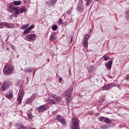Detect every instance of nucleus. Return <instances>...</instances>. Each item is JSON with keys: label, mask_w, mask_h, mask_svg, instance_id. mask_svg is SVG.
Returning a JSON list of instances; mask_svg holds the SVG:
<instances>
[{"label": "nucleus", "mask_w": 129, "mask_h": 129, "mask_svg": "<svg viewBox=\"0 0 129 129\" xmlns=\"http://www.w3.org/2000/svg\"><path fill=\"white\" fill-rule=\"evenodd\" d=\"M104 122H105L106 123H110L111 121L110 119L106 117H105V119L104 120Z\"/></svg>", "instance_id": "nucleus-20"}, {"label": "nucleus", "mask_w": 129, "mask_h": 129, "mask_svg": "<svg viewBox=\"0 0 129 129\" xmlns=\"http://www.w3.org/2000/svg\"><path fill=\"white\" fill-rule=\"evenodd\" d=\"M71 91H73V88H71L69 92H67L65 93V98L68 101H70V99L72 96V95H71Z\"/></svg>", "instance_id": "nucleus-9"}, {"label": "nucleus", "mask_w": 129, "mask_h": 129, "mask_svg": "<svg viewBox=\"0 0 129 129\" xmlns=\"http://www.w3.org/2000/svg\"><path fill=\"white\" fill-rule=\"evenodd\" d=\"M97 82H98V79H96Z\"/></svg>", "instance_id": "nucleus-43"}, {"label": "nucleus", "mask_w": 129, "mask_h": 129, "mask_svg": "<svg viewBox=\"0 0 129 129\" xmlns=\"http://www.w3.org/2000/svg\"><path fill=\"white\" fill-rule=\"evenodd\" d=\"M28 116L29 118H33V115L31 114H28Z\"/></svg>", "instance_id": "nucleus-37"}, {"label": "nucleus", "mask_w": 129, "mask_h": 129, "mask_svg": "<svg viewBox=\"0 0 129 129\" xmlns=\"http://www.w3.org/2000/svg\"><path fill=\"white\" fill-rule=\"evenodd\" d=\"M24 95H25V91L24 90L20 91V94L17 97V100L18 101L19 104H21L22 100H23Z\"/></svg>", "instance_id": "nucleus-7"}, {"label": "nucleus", "mask_w": 129, "mask_h": 129, "mask_svg": "<svg viewBox=\"0 0 129 129\" xmlns=\"http://www.w3.org/2000/svg\"><path fill=\"white\" fill-rule=\"evenodd\" d=\"M109 88L108 84L107 86H104L101 88L102 90H107Z\"/></svg>", "instance_id": "nucleus-23"}, {"label": "nucleus", "mask_w": 129, "mask_h": 129, "mask_svg": "<svg viewBox=\"0 0 129 129\" xmlns=\"http://www.w3.org/2000/svg\"><path fill=\"white\" fill-rule=\"evenodd\" d=\"M34 28H35V25H32L31 26L28 27V29L30 31V30H33V29H34Z\"/></svg>", "instance_id": "nucleus-31"}, {"label": "nucleus", "mask_w": 129, "mask_h": 129, "mask_svg": "<svg viewBox=\"0 0 129 129\" xmlns=\"http://www.w3.org/2000/svg\"><path fill=\"white\" fill-rule=\"evenodd\" d=\"M37 96V93H34L31 96V98H35Z\"/></svg>", "instance_id": "nucleus-34"}, {"label": "nucleus", "mask_w": 129, "mask_h": 129, "mask_svg": "<svg viewBox=\"0 0 129 129\" xmlns=\"http://www.w3.org/2000/svg\"><path fill=\"white\" fill-rule=\"evenodd\" d=\"M18 128H19V129L22 128V127L19 126V127H18Z\"/></svg>", "instance_id": "nucleus-40"}, {"label": "nucleus", "mask_w": 129, "mask_h": 129, "mask_svg": "<svg viewBox=\"0 0 129 129\" xmlns=\"http://www.w3.org/2000/svg\"><path fill=\"white\" fill-rule=\"evenodd\" d=\"M59 81H62V78H60L59 79Z\"/></svg>", "instance_id": "nucleus-39"}, {"label": "nucleus", "mask_w": 129, "mask_h": 129, "mask_svg": "<svg viewBox=\"0 0 129 129\" xmlns=\"http://www.w3.org/2000/svg\"><path fill=\"white\" fill-rule=\"evenodd\" d=\"M15 69V67L12 65H7L5 66L3 69V72L5 75H9L11 73H13V71Z\"/></svg>", "instance_id": "nucleus-3"}, {"label": "nucleus", "mask_w": 129, "mask_h": 129, "mask_svg": "<svg viewBox=\"0 0 129 129\" xmlns=\"http://www.w3.org/2000/svg\"><path fill=\"white\" fill-rule=\"evenodd\" d=\"M4 27H6L7 29H14L15 28L14 25L11 23L8 24L7 22H4Z\"/></svg>", "instance_id": "nucleus-12"}, {"label": "nucleus", "mask_w": 129, "mask_h": 129, "mask_svg": "<svg viewBox=\"0 0 129 129\" xmlns=\"http://www.w3.org/2000/svg\"><path fill=\"white\" fill-rule=\"evenodd\" d=\"M28 27H29V24H26V25H23L21 27V29L22 30H26V29H27V28H28Z\"/></svg>", "instance_id": "nucleus-22"}, {"label": "nucleus", "mask_w": 129, "mask_h": 129, "mask_svg": "<svg viewBox=\"0 0 129 129\" xmlns=\"http://www.w3.org/2000/svg\"><path fill=\"white\" fill-rule=\"evenodd\" d=\"M49 108L48 106L41 105L36 109L38 112H43V111H46L47 109Z\"/></svg>", "instance_id": "nucleus-8"}, {"label": "nucleus", "mask_w": 129, "mask_h": 129, "mask_svg": "<svg viewBox=\"0 0 129 129\" xmlns=\"http://www.w3.org/2000/svg\"><path fill=\"white\" fill-rule=\"evenodd\" d=\"M125 18H126V20H129V11H128L126 12Z\"/></svg>", "instance_id": "nucleus-29"}, {"label": "nucleus", "mask_w": 129, "mask_h": 129, "mask_svg": "<svg viewBox=\"0 0 129 129\" xmlns=\"http://www.w3.org/2000/svg\"><path fill=\"white\" fill-rule=\"evenodd\" d=\"M72 11V8H70L67 12L68 15H70V13Z\"/></svg>", "instance_id": "nucleus-30"}, {"label": "nucleus", "mask_w": 129, "mask_h": 129, "mask_svg": "<svg viewBox=\"0 0 129 129\" xmlns=\"http://www.w3.org/2000/svg\"><path fill=\"white\" fill-rule=\"evenodd\" d=\"M77 10L79 12H83V7H82L81 5H78Z\"/></svg>", "instance_id": "nucleus-17"}, {"label": "nucleus", "mask_w": 129, "mask_h": 129, "mask_svg": "<svg viewBox=\"0 0 129 129\" xmlns=\"http://www.w3.org/2000/svg\"><path fill=\"white\" fill-rule=\"evenodd\" d=\"M11 48L12 50H14V51H16V50H17L16 46H15L14 45H12Z\"/></svg>", "instance_id": "nucleus-35"}, {"label": "nucleus", "mask_w": 129, "mask_h": 129, "mask_svg": "<svg viewBox=\"0 0 129 129\" xmlns=\"http://www.w3.org/2000/svg\"><path fill=\"white\" fill-rule=\"evenodd\" d=\"M96 2H98L99 0H95Z\"/></svg>", "instance_id": "nucleus-42"}, {"label": "nucleus", "mask_w": 129, "mask_h": 129, "mask_svg": "<svg viewBox=\"0 0 129 129\" xmlns=\"http://www.w3.org/2000/svg\"><path fill=\"white\" fill-rule=\"evenodd\" d=\"M58 0H49V3H47L48 5H49L50 7H52L53 6H55V4L57 3Z\"/></svg>", "instance_id": "nucleus-15"}, {"label": "nucleus", "mask_w": 129, "mask_h": 129, "mask_svg": "<svg viewBox=\"0 0 129 129\" xmlns=\"http://www.w3.org/2000/svg\"><path fill=\"white\" fill-rule=\"evenodd\" d=\"M29 30L27 28L26 30H25L24 31V34H25V35H26V34H28V33H29Z\"/></svg>", "instance_id": "nucleus-33"}, {"label": "nucleus", "mask_w": 129, "mask_h": 129, "mask_svg": "<svg viewBox=\"0 0 129 129\" xmlns=\"http://www.w3.org/2000/svg\"><path fill=\"white\" fill-rule=\"evenodd\" d=\"M33 75H35V72H33Z\"/></svg>", "instance_id": "nucleus-45"}, {"label": "nucleus", "mask_w": 129, "mask_h": 129, "mask_svg": "<svg viewBox=\"0 0 129 129\" xmlns=\"http://www.w3.org/2000/svg\"><path fill=\"white\" fill-rule=\"evenodd\" d=\"M107 58H109V57H104V60L105 61H107Z\"/></svg>", "instance_id": "nucleus-38"}, {"label": "nucleus", "mask_w": 129, "mask_h": 129, "mask_svg": "<svg viewBox=\"0 0 129 129\" xmlns=\"http://www.w3.org/2000/svg\"><path fill=\"white\" fill-rule=\"evenodd\" d=\"M5 27V22H0V29H4Z\"/></svg>", "instance_id": "nucleus-25"}, {"label": "nucleus", "mask_w": 129, "mask_h": 129, "mask_svg": "<svg viewBox=\"0 0 129 129\" xmlns=\"http://www.w3.org/2000/svg\"><path fill=\"white\" fill-rule=\"evenodd\" d=\"M108 127L109 126L107 125H102L100 126V128L101 129H107Z\"/></svg>", "instance_id": "nucleus-24"}, {"label": "nucleus", "mask_w": 129, "mask_h": 129, "mask_svg": "<svg viewBox=\"0 0 129 129\" xmlns=\"http://www.w3.org/2000/svg\"><path fill=\"white\" fill-rule=\"evenodd\" d=\"M14 6H20L22 4V1H14L13 2Z\"/></svg>", "instance_id": "nucleus-18"}, {"label": "nucleus", "mask_w": 129, "mask_h": 129, "mask_svg": "<svg viewBox=\"0 0 129 129\" xmlns=\"http://www.w3.org/2000/svg\"><path fill=\"white\" fill-rule=\"evenodd\" d=\"M91 3H92V0H88L87 3H86V6L87 7H88L89 6V5H90V4H91Z\"/></svg>", "instance_id": "nucleus-26"}, {"label": "nucleus", "mask_w": 129, "mask_h": 129, "mask_svg": "<svg viewBox=\"0 0 129 129\" xmlns=\"http://www.w3.org/2000/svg\"><path fill=\"white\" fill-rule=\"evenodd\" d=\"M45 101H47V102H49L50 104H57V103L53 99L51 98H49L47 100H46Z\"/></svg>", "instance_id": "nucleus-16"}, {"label": "nucleus", "mask_w": 129, "mask_h": 129, "mask_svg": "<svg viewBox=\"0 0 129 129\" xmlns=\"http://www.w3.org/2000/svg\"><path fill=\"white\" fill-rule=\"evenodd\" d=\"M10 9L11 10H14L15 11L14 13V15L15 18L18 17V15H20V14H23V13H26L27 12V9L25 7L22 8L18 9L17 7H15L13 5H11L9 6Z\"/></svg>", "instance_id": "nucleus-1"}, {"label": "nucleus", "mask_w": 129, "mask_h": 129, "mask_svg": "<svg viewBox=\"0 0 129 129\" xmlns=\"http://www.w3.org/2000/svg\"><path fill=\"white\" fill-rule=\"evenodd\" d=\"M55 119L60 122L62 125H66V121L65 120V119L63 118V117L61 115L59 114L57 115L55 117Z\"/></svg>", "instance_id": "nucleus-6"}, {"label": "nucleus", "mask_w": 129, "mask_h": 129, "mask_svg": "<svg viewBox=\"0 0 129 129\" xmlns=\"http://www.w3.org/2000/svg\"><path fill=\"white\" fill-rule=\"evenodd\" d=\"M52 30H53V31H56V30H57V26L53 25L52 27Z\"/></svg>", "instance_id": "nucleus-32"}, {"label": "nucleus", "mask_w": 129, "mask_h": 129, "mask_svg": "<svg viewBox=\"0 0 129 129\" xmlns=\"http://www.w3.org/2000/svg\"><path fill=\"white\" fill-rule=\"evenodd\" d=\"M7 49L8 50V51H9V48H7Z\"/></svg>", "instance_id": "nucleus-44"}, {"label": "nucleus", "mask_w": 129, "mask_h": 129, "mask_svg": "<svg viewBox=\"0 0 129 129\" xmlns=\"http://www.w3.org/2000/svg\"><path fill=\"white\" fill-rule=\"evenodd\" d=\"M88 38H90L89 35L85 34L84 35V38L83 39V44L84 45V48H87V47H88Z\"/></svg>", "instance_id": "nucleus-5"}, {"label": "nucleus", "mask_w": 129, "mask_h": 129, "mask_svg": "<svg viewBox=\"0 0 129 129\" xmlns=\"http://www.w3.org/2000/svg\"><path fill=\"white\" fill-rule=\"evenodd\" d=\"M71 41H72V39H71Z\"/></svg>", "instance_id": "nucleus-46"}, {"label": "nucleus", "mask_w": 129, "mask_h": 129, "mask_svg": "<svg viewBox=\"0 0 129 129\" xmlns=\"http://www.w3.org/2000/svg\"><path fill=\"white\" fill-rule=\"evenodd\" d=\"M109 88H110V87H117V85H116L115 83H112L108 84Z\"/></svg>", "instance_id": "nucleus-19"}, {"label": "nucleus", "mask_w": 129, "mask_h": 129, "mask_svg": "<svg viewBox=\"0 0 129 129\" xmlns=\"http://www.w3.org/2000/svg\"><path fill=\"white\" fill-rule=\"evenodd\" d=\"M51 97L52 98H53V99H54V100L57 101V102H60V101H62V98L57 96L56 95H52Z\"/></svg>", "instance_id": "nucleus-11"}, {"label": "nucleus", "mask_w": 129, "mask_h": 129, "mask_svg": "<svg viewBox=\"0 0 129 129\" xmlns=\"http://www.w3.org/2000/svg\"><path fill=\"white\" fill-rule=\"evenodd\" d=\"M10 86H12V82L11 81H5L2 84V90L6 91L10 88Z\"/></svg>", "instance_id": "nucleus-4"}, {"label": "nucleus", "mask_w": 129, "mask_h": 129, "mask_svg": "<svg viewBox=\"0 0 129 129\" xmlns=\"http://www.w3.org/2000/svg\"><path fill=\"white\" fill-rule=\"evenodd\" d=\"M47 61H48V62H49V61H50V59H49V58H48Z\"/></svg>", "instance_id": "nucleus-41"}, {"label": "nucleus", "mask_w": 129, "mask_h": 129, "mask_svg": "<svg viewBox=\"0 0 129 129\" xmlns=\"http://www.w3.org/2000/svg\"><path fill=\"white\" fill-rule=\"evenodd\" d=\"M35 38H37V36L35 34L26 35V39L28 41H33V40H35Z\"/></svg>", "instance_id": "nucleus-10"}, {"label": "nucleus", "mask_w": 129, "mask_h": 129, "mask_svg": "<svg viewBox=\"0 0 129 129\" xmlns=\"http://www.w3.org/2000/svg\"><path fill=\"white\" fill-rule=\"evenodd\" d=\"M58 25H63V19H59L58 21Z\"/></svg>", "instance_id": "nucleus-27"}, {"label": "nucleus", "mask_w": 129, "mask_h": 129, "mask_svg": "<svg viewBox=\"0 0 129 129\" xmlns=\"http://www.w3.org/2000/svg\"><path fill=\"white\" fill-rule=\"evenodd\" d=\"M80 121L78 118L73 117L72 119L71 128V129H80L79 123Z\"/></svg>", "instance_id": "nucleus-2"}, {"label": "nucleus", "mask_w": 129, "mask_h": 129, "mask_svg": "<svg viewBox=\"0 0 129 129\" xmlns=\"http://www.w3.org/2000/svg\"><path fill=\"white\" fill-rule=\"evenodd\" d=\"M105 118V117L100 116V117L98 118V119L99 120H100V121H103Z\"/></svg>", "instance_id": "nucleus-28"}, {"label": "nucleus", "mask_w": 129, "mask_h": 129, "mask_svg": "<svg viewBox=\"0 0 129 129\" xmlns=\"http://www.w3.org/2000/svg\"><path fill=\"white\" fill-rule=\"evenodd\" d=\"M9 94H6L5 96H6L7 98L10 99V98H13V91L10 90L8 92Z\"/></svg>", "instance_id": "nucleus-14"}, {"label": "nucleus", "mask_w": 129, "mask_h": 129, "mask_svg": "<svg viewBox=\"0 0 129 129\" xmlns=\"http://www.w3.org/2000/svg\"><path fill=\"white\" fill-rule=\"evenodd\" d=\"M105 67H106L108 70H110L111 69V66H112V60H109L108 63L105 64Z\"/></svg>", "instance_id": "nucleus-13"}, {"label": "nucleus", "mask_w": 129, "mask_h": 129, "mask_svg": "<svg viewBox=\"0 0 129 129\" xmlns=\"http://www.w3.org/2000/svg\"><path fill=\"white\" fill-rule=\"evenodd\" d=\"M56 39H57V37L56 36H55V34L51 35L50 37V40L51 41H55V40H56Z\"/></svg>", "instance_id": "nucleus-21"}, {"label": "nucleus", "mask_w": 129, "mask_h": 129, "mask_svg": "<svg viewBox=\"0 0 129 129\" xmlns=\"http://www.w3.org/2000/svg\"><path fill=\"white\" fill-rule=\"evenodd\" d=\"M25 71L26 72H32V70L30 69H26L25 70Z\"/></svg>", "instance_id": "nucleus-36"}]
</instances>
